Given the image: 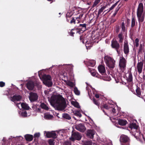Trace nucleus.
I'll list each match as a JSON object with an SVG mask.
<instances>
[{
  "mask_svg": "<svg viewBox=\"0 0 145 145\" xmlns=\"http://www.w3.org/2000/svg\"><path fill=\"white\" fill-rule=\"evenodd\" d=\"M82 137L79 133L78 132H74L72 133L71 137L70 138V139L73 141L75 140H80Z\"/></svg>",
  "mask_w": 145,
  "mask_h": 145,
  "instance_id": "obj_8",
  "label": "nucleus"
},
{
  "mask_svg": "<svg viewBox=\"0 0 145 145\" xmlns=\"http://www.w3.org/2000/svg\"><path fill=\"white\" fill-rule=\"evenodd\" d=\"M75 101H73L72 100L71 103L72 105H73L74 107L76 108H80V106L79 105L78 103L75 100Z\"/></svg>",
  "mask_w": 145,
  "mask_h": 145,
  "instance_id": "obj_23",
  "label": "nucleus"
},
{
  "mask_svg": "<svg viewBox=\"0 0 145 145\" xmlns=\"http://www.w3.org/2000/svg\"><path fill=\"white\" fill-rule=\"evenodd\" d=\"M48 100H50L49 98ZM50 100H65L62 97L59 95H52L50 99Z\"/></svg>",
  "mask_w": 145,
  "mask_h": 145,
  "instance_id": "obj_16",
  "label": "nucleus"
},
{
  "mask_svg": "<svg viewBox=\"0 0 145 145\" xmlns=\"http://www.w3.org/2000/svg\"><path fill=\"white\" fill-rule=\"evenodd\" d=\"M21 115L23 117L27 116V113L26 111H24L21 113Z\"/></svg>",
  "mask_w": 145,
  "mask_h": 145,
  "instance_id": "obj_46",
  "label": "nucleus"
},
{
  "mask_svg": "<svg viewBox=\"0 0 145 145\" xmlns=\"http://www.w3.org/2000/svg\"><path fill=\"white\" fill-rule=\"evenodd\" d=\"M123 50L124 53L126 55H128L129 52V47L128 43V42L125 39L124 41L123 44Z\"/></svg>",
  "mask_w": 145,
  "mask_h": 145,
  "instance_id": "obj_9",
  "label": "nucleus"
},
{
  "mask_svg": "<svg viewBox=\"0 0 145 145\" xmlns=\"http://www.w3.org/2000/svg\"><path fill=\"white\" fill-rule=\"evenodd\" d=\"M118 123L120 125H125L127 123V121L125 120L122 119H119L118 121Z\"/></svg>",
  "mask_w": 145,
  "mask_h": 145,
  "instance_id": "obj_22",
  "label": "nucleus"
},
{
  "mask_svg": "<svg viewBox=\"0 0 145 145\" xmlns=\"http://www.w3.org/2000/svg\"><path fill=\"white\" fill-rule=\"evenodd\" d=\"M44 134H46V136L47 138H56L57 137V135L55 132L54 131L52 132L45 131Z\"/></svg>",
  "mask_w": 145,
  "mask_h": 145,
  "instance_id": "obj_10",
  "label": "nucleus"
},
{
  "mask_svg": "<svg viewBox=\"0 0 145 145\" xmlns=\"http://www.w3.org/2000/svg\"><path fill=\"white\" fill-rule=\"evenodd\" d=\"M99 72L102 75L104 74L106 72L105 67L103 65H100L98 67Z\"/></svg>",
  "mask_w": 145,
  "mask_h": 145,
  "instance_id": "obj_17",
  "label": "nucleus"
},
{
  "mask_svg": "<svg viewBox=\"0 0 145 145\" xmlns=\"http://www.w3.org/2000/svg\"><path fill=\"white\" fill-rule=\"evenodd\" d=\"M139 39L138 38H136L135 41V46L136 47H137L139 46Z\"/></svg>",
  "mask_w": 145,
  "mask_h": 145,
  "instance_id": "obj_45",
  "label": "nucleus"
},
{
  "mask_svg": "<svg viewBox=\"0 0 145 145\" xmlns=\"http://www.w3.org/2000/svg\"><path fill=\"white\" fill-rule=\"evenodd\" d=\"M95 65V61L94 60L90 61L88 63V65L92 67H93Z\"/></svg>",
  "mask_w": 145,
  "mask_h": 145,
  "instance_id": "obj_32",
  "label": "nucleus"
},
{
  "mask_svg": "<svg viewBox=\"0 0 145 145\" xmlns=\"http://www.w3.org/2000/svg\"><path fill=\"white\" fill-rule=\"evenodd\" d=\"M118 37L119 38V42L122 43L123 42L124 38L122 34V33H120L118 35Z\"/></svg>",
  "mask_w": 145,
  "mask_h": 145,
  "instance_id": "obj_30",
  "label": "nucleus"
},
{
  "mask_svg": "<svg viewBox=\"0 0 145 145\" xmlns=\"http://www.w3.org/2000/svg\"><path fill=\"white\" fill-rule=\"evenodd\" d=\"M106 65L110 68H113L115 65V61L114 59L108 56H106L104 57Z\"/></svg>",
  "mask_w": 145,
  "mask_h": 145,
  "instance_id": "obj_5",
  "label": "nucleus"
},
{
  "mask_svg": "<svg viewBox=\"0 0 145 145\" xmlns=\"http://www.w3.org/2000/svg\"><path fill=\"white\" fill-rule=\"evenodd\" d=\"M75 128L78 131L82 132H84L86 130V128L84 125L82 123H80L76 125Z\"/></svg>",
  "mask_w": 145,
  "mask_h": 145,
  "instance_id": "obj_11",
  "label": "nucleus"
},
{
  "mask_svg": "<svg viewBox=\"0 0 145 145\" xmlns=\"http://www.w3.org/2000/svg\"><path fill=\"white\" fill-rule=\"evenodd\" d=\"M119 9H120V7H117L116 9L115 12H116L117 13L118 12L119 10Z\"/></svg>",
  "mask_w": 145,
  "mask_h": 145,
  "instance_id": "obj_57",
  "label": "nucleus"
},
{
  "mask_svg": "<svg viewBox=\"0 0 145 145\" xmlns=\"http://www.w3.org/2000/svg\"><path fill=\"white\" fill-rule=\"evenodd\" d=\"M82 111V110H72L73 113L74 115L75 116L79 117L80 118L82 116V115L81 114V111Z\"/></svg>",
  "mask_w": 145,
  "mask_h": 145,
  "instance_id": "obj_20",
  "label": "nucleus"
},
{
  "mask_svg": "<svg viewBox=\"0 0 145 145\" xmlns=\"http://www.w3.org/2000/svg\"><path fill=\"white\" fill-rule=\"evenodd\" d=\"M126 75L127 76L128 80L129 82H131L132 80L133 77L132 74L131 72H129L127 73Z\"/></svg>",
  "mask_w": 145,
  "mask_h": 145,
  "instance_id": "obj_25",
  "label": "nucleus"
},
{
  "mask_svg": "<svg viewBox=\"0 0 145 145\" xmlns=\"http://www.w3.org/2000/svg\"><path fill=\"white\" fill-rule=\"evenodd\" d=\"M93 103L95 105H97L98 106H99L100 103L98 101V100H93Z\"/></svg>",
  "mask_w": 145,
  "mask_h": 145,
  "instance_id": "obj_48",
  "label": "nucleus"
},
{
  "mask_svg": "<svg viewBox=\"0 0 145 145\" xmlns=\"http://www.w3.org/2000/svg\"><path fill=\"white\" fill-rule=\"evenodd\" d=\"M74 92L77 95H79L80 94V92L78 90L77 88L76 87L74 88Z\"/></svg>",
  "mask_w": 145,
  "mask_h": 145,
  "instance_id": "obj_39",
  "label": "nucleus"
},
{
  "mask_svg": "<svg viewBox=\"0 0 145 145\" xmlns=\"http://www.w3.org/2000/svg\"><path fill=\"white\" fill-rule=\"evenodd\" d=\"M21 106L22 108L26 110L29 109V107L27 104L25 103H22L21 104Z\"/></svg>",
  "mask_w": 145,
  "mask_h": 145,
  "instance_id": "obj_26",
  "label": "nucleus"
},
{
  "mask_svg": "<svg viewBox=\"0 0 145 145\" xmlns=\"http://www.w3.org/2000/svg\"><path fill=\"white\" fill-rule=\"evenodd\" d=\"M12 100H20L22 99L21 96L18 95H13L12 97Z\"/></svg>",
  "mask_w": 145,
  "mask_h": 145,
  "instance_id": "obj_28",
  "label": "nucleus"
},
{
  "mask_svg": "<svg viewBox=\"0 0 145 145\" xmlns=\"http://www.w3.org/2000/svg\"><path fill=\"white\" fill-rule=\"evenodd\" d=\"M87 90L88 91V94L89 95V96L90 97L92 95V92L91 91V90L90 89H89V88H86Z\"/></svg>",
  "mask_w": 145,
  "mask_h": 145,
  "instance_id": "obj_42",
  "label": "nucleus"
},
{
  "mask_svg": "<svg viewBox=\"0 0 145 145\" xmlns=\"http://www.w3.org/2000/svg\"><path fill=\"white\" fill-rule=\"evenodd\" d=\"M106 7L105 6H104L101 8L99 10L98 13V16L101 14V13L103 11V10L105 9Z\"/></svg>",
  "mask_w": 145,
  "mask_h": 145,
  "instance_id": "obj_31",
  "label": "nucleus"
},
{
  "mask_svg": "<svg viewBox=\"0 0 145 145\" xmlns=\"http://www.w3.org/2000/svg\"><path fill=\"white\" fill-rule=\"evenodd\" d=\"M118 1L116 2L114 4H113L109 8V9H108L107 10H108L107 12H108L110 11V10H112L117 5Z\"/></svg>",
  "mask_w": 145,
  "mask_h": 145,
  "instance_id": "obj_34",
  "label": "nucleus"
},
{
  "mask_svg": "<svg viewBox=\"0 0 145 145\" xmlns=\"http://www.w3.org/2000/svg\"><path fill=\"white\" fill-rule=\"evenodd\" d=\"M137 15L140 25V22H142L144 21L145 16V12L143 11V5L141 3L139 4L137 9Z\"/></svg>",
  "mask_w": 145,
  "mask_h": 145,
  "instance_id": "obj_3",
  "label": "nucleus"
},
{
  "mask_svg": "<svg viewBox=\"0 0 145 145\" xmlns=\"http://www.w3.org/2000/svg\"><path fill=\"white\" fill-rule=\"evenodd\" d=\"M116 21V20L112 18L110 20V23H113L114 22Z\"/></svg>",
  "mask_w": 145,
  "mask_h": 145,
  "instance_id": "obj_56",
  "label": "nucleus"
},
{
  "mask_svg": "<svg viewBox=\"0 0 145 145\" xmlns=\"http://www.w3.org/2000/svg\"><path fill=\"white\" fill-rule=\"evenodd\" d=\"M136 95L139 97L141 98L142 99H145L144 97H142L141 95V91L140 88L138 86H137V88L136 90Z\"/></svg>",
  "mask_w": 145,
  "mask_h": 145,
  "instance_id": "obj_21",
  "label": "nucleus"
},
{
  "mask_svg": "<svg viewBox=\"0 0 145 145\" xmlns=\"http://www.w3.org/2000/svg\"><path fill=\"white\" fill-rule=\"evenodd\" d=\"M122 30L123 31H124L125 29V24L123 22L121 24Z\"/></svg>",
  "mask_w": 145,
  "mask_h": 145,
  "instance_id": "obj_50",
  "label": "nucleus"
},
{
  "mask_svg": "<svg viewBox=\"0 0 145 145\" xmlns=\"http://www.w3.org/2000/svg\"><path fill=\"white\" fill-rule=\"evenodd\" d=\"M87 136L91 138H93V135L95 134L94 131L92 129L88 130L86 132Z\"/></svg>",
  "mask_w": 145,
  "mask_h": 145,
  "instance_id": "obj_14",
  "label": "nucleus"
},
{
  "mask_svg": "<svg viewBox=\"0 0 145 145\" xmlns=\"http://www.w3.org/2000/svg\"><path fill=\"white\" fill-rule=\"evenodd\" d=\"M40 78L44 84L48 87H51L52 85L51 76L49 75L44 74Z\"/></svg>",
  "mask_w": 145,
  "mask_h": 145,
  "instance_id": "obj_4",
  "label": "nucleus"
},
{
  "mask_svg": "<svg viewBox=\"0 0 145 145\" xmlns=\"http://www.w3.org/2000/svg\"><path fill=\"white\" fill-rule=\"evenodd\" d=\"M62 117L68 120H70L71 119V117L70 115L67 113L63 114Z\"/></svg>",
  "mask_w": 145,
  "mask_h": 145,
  "instance_id": "obj_27",
  "label": "nucleus"
},
{
  "mask_svg": "<svg viewBox=\"0 0 145 145\" xmlns=\"http://www.w3.org/2000/svg\"><path fill=\"white\" fill-rule=\"evenodd\" d=\"M90 87L92 89V91H93V94L95 96V97L97 98H97H99V95L98 94H95V93H94V91L95 90V89L92 88L91 86H90Z\"/></svg>",
  "mask_w": 145,
  "mask_h": 145,
  "instance_id": "obj_38",
  "label": "nucleus"
},
{
  "mask_svg": "<svg viewBox=\"0 0 145 145\" xmlns=\"http://www.w3.org/2000/svg\"><path fill=\"white\" fill-rule=\"evenodd\" d=\"M144 48V45L142 44H140L139 46V51L141 52L143 49Z\"/></svg>",
  "mask_w": 145,
  "mask_h": 145,
  "instance_id": "obj_47",
  "label": "nucleus"
},
{
  "mask_svg": "<svg viewBox=\"0 0 145 145\" xmlns=\"http://www.w3.org/2000/svg\"><path fill=\"white\" fill-rule=\"evenodd\" d=\"M86 24H80L79 25V27H82V28H84L85 29H86Z\"/></svg>",
  "mask_w": 145,
  "mask_h": 145,
  "instance_id": "obj_51",
  "label": "nucleus"
},
{
  "mask_svg": "<svg viewBox=\"0 0 145 145\" xmlns=\"http://www.w3.org/2000/svg\"><path fill=\"white\" fill-rule=\"evenodd\" d=\"M111 46L112 48L116 49L117 52H118V50L120 48V45L116 40H113L112 41Z\"/></svg>",
  "mask_w": 145,
  "mask_h": 145,
  "instance_id": "obj_12",
  "label": "nucleus"
},
{
  "mask_svg": "<svg viewBox=\"0 0 145 145\" xmlns=\"http://www.w3.org/2000/svg\"><path fill=\"white\" fill-rule=\"evenodd\" d=\"M67 66H68V68H70V67H72L71 65H67Z\"/></svg>",
  "mask_w": 145,
  "mask_h": 145,
  "instance_id": "obj_64",
  "label": "nucleus"
},
{
  "mask_svg": "<svg viewBox=\"0 0 145 145\" xmlns=\"http://www.w3.org/2000/svg\"><path fill=\"white\" fill-rule=\"evenodd\" d=\"M5 85V83L3 82H0V87H2Z\"/></svg>",
  "mask_w": 145,
  "mask_h": 145,
  "instance_id": "obj_52",
  "label": "nucleus"
},
{
  "mask_svg": "<svg viewBox=\"0 0 145 145\" xmlns=\"http://www.w3.org/2000/svg\"><path fill=\"white\" fill-rule=\"evenodd\" d=\"M120 28L118 26H117L116 28V31L117 33H118L119 31Z\"/></svg>",
  "mask_w": 145,
  "mask_h": 145,
  "instance_id": "obj_53",
  "label": "nucleus"
},
{
  "mask_svg": "<svg viewBox=\"0 0 145 145\" xmlns=\"http://www.w3.org/2000/svg\"><path fill=\"white\" fill-rule=\"evenodd\" d=\"M52 116L50 114H46L44 116V118L47 119H50Z\"/></svg>",
  "mask_w": 145,
  "mask_h": 145,
  "instance_id": "obj_44",
  "label": "nucleus"
},
{
  "mask_svg": "<svg viewBox=\"0 0 145 145\" xmlns=\"http://www.w3.org/2000/svg\"><path fill=\"white\" fill-rule=\"evenodd\" d=\"M83 38V37L82 36H81L80 37V40H82Z\"/></svg>",
  "mask_w": 145,
  "mask_h": 145,
  "instance_id": "obj_62",
  "label": "nucleus"
},
{
  "mask_svg": "<svg viewBox=\"0 0 145 145\" xmlns=\"http://www.w3.org/2000/svg\"><path fill=\"white\" fill-rule=\"evenodd\" d=\"M127 22L129 24L130 22V20H129V19H128L127 20Z\"/></svg>",
  "mask_w": 145,
  "mask_h": 145,
  "instance_id": "obj_63",
  "label": "nucleus"
},
{
  "mask_svg": "<svg viewBox=\"0 0 145 145\" xmlns=\"http://www.w3.org/2000/svg\"><path fill=\"white\" fill-rule=\"evenodd\" d=\"M70 23L71 24H72L74 23V24H75V20L74 18H72V20L70 21Z\"/></svg>",
  "mask_w": 145,
  "mask_h": 145,
  "instance_id": "obj_54",
  "label": "nucleus"
},
{
  "mask_svg": "<svg viewBox=\"0 0 145 145\" xmlns=\"http://www.w3.org/2000/svg\"><path fill=\"white\" fill-rule=\"evenodd\" d=\"M65 82L67 85L71 88L75 86V84L73 82L69 81H66Z\"/></svg>",
  "mask_w": 145,
  "mask_h": 145,
  "instance_id": "obj_29",
  "label": "nucleus"
},
{
  "mask_svg": "<svg viewBox=\"0 0 145 145\" xmlns=\"http://www.w3.org/2000/svg\"><path fill=\"white\" fill-rule=\"evenodd\" d=\"M136 23V20L135 18L133 17L131 20V27H134Z\"/></svg>",
  "mask_w": 145,
  "mask_h": 145,
  "instance_id": "obj_33",
  "label": "nucleus"
},
{
  "mask_svg": "<svg viewBox=\"0 0 145 145\" xmlns=\"http://www.w3.org/2000/svg\"><path fill=\"white\" fill-rule=\"evenodd\" d=\"M120 141L121 145H129L130 139L127 136L122 135L120 137Z\"/></svg>",
  "mask_w": 145,
  "mask_h": 145,
  "instance_id": "obj_6",
  "label": "nucleus"
},
{
  "mask_svg": "<svg viewBox=\"0 0 145 145\" xmlns=\"http://www.w3.org/2000/svg\"><path fill=\"white\" fill-rule=\"evenodd\" d=\"M100 0H95L92 5V7H95L100 2Z\"/></svg>",
  "mask_w": 145,
  "mask_h": 145,
  "instance_id": "obj_40",
  "label": "nucleus"
},
{
  "mask_svg": "<svg viewBox=\"0 0 145 145\" xmlns=\"http://www.w3.org/2000/svg\"><path fill=\"white\" fill-rule=\"evenodd\" d=\"M117 13L116 12H115V13L113 14L112 16H114V17L115 16V15Z\"/></svg>",
  "mask_w": 145,
  "mask_h": 145,
  "instance_id": "obj_59",
  "label": "nucleus"
},
{
  "mask_svg": "<svg viewBox=\"0 0 145 145\" xmlns=\"http://www.w3.org/2000/svg\"><path fill=\"white\" fill-rule=\"evenodd\" d=\"M40 134L39 133H36L34 134V138H38L40 137Z\"/></svg>",
  "mask_w": 145,
  "mask_h": 145,
  "instance_id": "obj_49",
  "label": "nucleus"
},
{
  "mask_svg": "<svg viewBox=\"0 0 145 145\" xmlns=\"http://www.w3.org/2000/svg\"><path fill=\"white\" fill-rule=\"evenodd\" d=\"M129 127L131 129H133L137 130L138 128V126L136 124L134 123H132L129 125Z\"/></svg>",
  "mask_w": 145,
  "mask_h": 145,
  "instance_id": "obj_24",
  "label": "nucleus"
},
{
  "mask_svg": "<svg viewBox=\"0 0 145 145\" xmlns=\"http://www.w3.org/2000/svg\"><path fill=\"white\" fill-rule=\"evenodd\" d=\"M73 30V29H72V30L70 32V35L71 36H73L74 35V33L72 32V30Z\"/></svg>",
  "mask_w": 145,
  "mask_h": 145,
  "instance_id": "obj_55",
  "label": "nucleus"
},
{
  "mask_svg": "<svg viewBox=\"0 0 145 145\" xmlns=\"http://www.w3.org/2000/svg\"><path fill=\"white\" fill-rule=\"evenodd\" d=\"M41 108L45 110H48V107L44 103H42L41 104Z\"/></svg>",
  "mask_w": 145,
  "mask_h": 145,
  "instance_id": "obj_36",
  "label": "nucleus"
},
{
  "mask_svg": "<svg viewBox=\"0 0 145 145\" xmlns=\"http://www.w3.org/2000/svg\"><path fill=\"white\" fill-rule=\"evenodd\" d=\"M24 137L27 141L30 142L33 140V137L32 135L27 134L24 135Z\"/></svg>",
  "mask_w": 145,
  "mask_h": 145,
  "instance_id": "obj_19",
  "label": "nucleus"
},
{
  "mask_svg": "<svg viewBox=\"0 0 145 145\" xmlns=\"http://www.w3.org/2000/svg\"><path fill=\"white\" fill-rule=\"evenodd\" d=\"M67 14H68V18H70L71 17V15H69V13H67Z\"/></svg>",
  "mask_w": 145,
  "mask_h": 145,
  "instance_id": "obj_60",
  "label": "nucleus"
},
{
  "mask_svg": "<svg viewBox=\"0 0 145 145\" xmlns=\"http://www.w3.org/2000/svg\"><path fill=\"white\" fill-rule=\"evenodd\" d=\"M27 88L29 90H33L34 87V84L32 81H29L26 84Z\"/></svg>",
  "mask_w": 145,
  "mask_h": 145,
  "instance_id": "obj_15",
  "label": "nucleus"
},
{
  "mask_svg": "<svg viewBox=\"0 0 145 145\" xmlns=\"http://www.w3.org/2000/svg\"><path fill=\"white\" fill-rule=\"evenodd\" d=\"M11 101L14 102H15L16 101H19L20 100H11Z\"/></svg>",
  "mask_w": 145,
  "mask_h": 145,
  "instance_id": "obj_61",
  "label": "nucleus"
},
{
  "mask_svg": "<svg viewBox=\"0 0 145 145\" xmlns=\"http://www.w3.org/2000/svg\"><path fill=\"white\" fill-rule=\"evenodd\" d=\"M109 101L107 104H104L101 106V108L106 115V114L104 110L103 109V108L108 110L111 113H112L113 115H116L117 114L116 113V110L115 108L114 105L112 104V103H113V101Z\"/></svg>",
  "mask_w": 145,
  "mask_h": 145,
  "instance_id": "obj_2",
  "label": "nucleus"
},
{
  "mask_svg": "<svg viewBox=\"0 0 145 145\" xmlns=\"http://www.w3.org/2000/svg\"><path fill=\"white\" fill-rule=\"evenodd\" d=\"M71 142L70 141H65L63 144V145H71Z\"/></svg>",
  "mask_w": 145,
  "mask_h": 145,
  "instance_id": "obj_43",
  "label": "nucleus"
},
{
  "mask_svg": "<svg viewBox=\"0 0 145 145\" xmlns=\"http://www.w3.org/2000/svg\"><path fill=\"white\" fill-rule=\"evenodd\" d=\"M126 63V61L124 57H120L119 66L122 72H123L125 69Z\"/></svg>",
  "mask_w": 145,
  "mask_h": 145,
  "instance_id": "obj_7",
  "label": "nucleus"
},
{
  "mask_svg": "<svg viewBox=\"0 0 145 145\" xmlns=\"http://www.w3.org/2000/svg\"><path fill=\"white\" fill-rule=\"evenodd\" d=\"M91 75L94 76L98 78H101L100 76L98 75V74L96 73L95 72L91 71Z\"/></svg>",
  "mask_w": 145,
  "mask_h": 145,
  "instance_id": "obj_35",
  "label": "nucleus"
},
{
  "mask_svg": "<svg viewBox=\"0 0 145 145\" xmlns=\"http://www.w3.org/2000/svg\"><path fill=\"white\" fill-rule=\"evenodd\" d=\"M51 105L56 110L62 111L67 106L65 100H48Z\"/></svg>",
  "mask_w": 145,
  "mask_h": 145,
  "instance_id": "obj_1",
  "label": "nucleus"
},
{
  "mask_svg": "<svg viewBox=\"0 0 145 145\" xmlns=\"http://www.w3.org/2000/svg\"><path fill=\"white\" fill-rule=\"evenodd\" d=\"M92 142L91 141H87L85 142L83 144V145H91Z\"/></svg>",
  "mask_w": 145,
  "mask_h": 145,
  "instance_id": "obj_41",
  "label": "nucleus"
},
{
  "mask_svg": "<svg viewBox=\"0 0 145 145\" xmlns=\"http://www.w3.org/2000/svg\"><path fill=\"white\" fill-rule=\"evenodd\" d=\"M54 140L53 139H50L48 141V143L50 145H54Z\"/></svg>",
  "mask_w": 145,
  "mask_h": 145,
  "instance_id": "obj_37",
  "label": "nucleus"
},
{
  "mask_svg": "<svg viewBox=\"0 0 145 145\" xmlns=\"http://www.w3.org/2000/svg\"><path fill=\"white\" fill-rule=\"evenodd\" d=\"M143 64V63L142 61L138 62L137 63L136 68L139 74L141 73L142 72Z\"/></svg>",
  "mask_w": 145,
  "mask_h": 145,
  "instance_id": "obj_13",
  "label": "nucleus"
},
{
  "mask_svg": "<svg viewBox=\"0 0 145 145\" xmlns=\"http://www.w3.org/2000/svg\"><path fill=\"white\" fill-rule=\"evenodd\" d=\"M66 18H67V22H69V18H68V14H66Z\"/></svg>",
  "mask_w": 145,
  "mask_h": 145,
  "instance_id": "obj_58",
  "label": "nucleus"
},
{
  "mask_svg": "<svg viewBox=\"0 0 145 145\" xmlns=\"http://www.w3.org/2000/svg\"><path fill=\"white\" fill-rule=\"evenodd\" d=\"M29 100H37L38 96L36 93L31 92L29 93Z\"/></svg>",
  "mask_w": 145,
  "mask_h": 145,
  "instance_id": "obj_18",
  "label": "nucleus"
}]
</instances>
